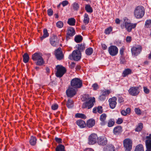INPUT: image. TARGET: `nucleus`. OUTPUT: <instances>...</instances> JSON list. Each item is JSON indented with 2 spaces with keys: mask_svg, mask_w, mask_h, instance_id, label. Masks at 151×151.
Returning a JSON list of instances; mask_svg holds the SVG:
<instances>
[{
  "mask_svg": "<svg viewBox=\"0 0 151 151\" xmlns=\"http://www.w3.org/2000/svg\"><path fill=\"white\" fill-rule=\"evenodd\" d=\"M32 59L35 61V63L39 66H42L45 63L42 57V55L39 52H35L32 55Z\"/></svg>",
  "mask_w": 151,
  "mask_h": 151,
  "instance_id": "1",
  "label": "nucleus"
},
{
  "mask_svg": "<svg viewBox=\"0 0 151 151\" xmlns=\"http://www.w3.org/2000/svg\"><path fill=\"white\" fill-rule=\"evenodd\" d=\"M145 10L143 6H137L134 10V14L135 17L137 19L142 18L144 15Z\"/></svg>",
  "mask_w": 151,
  "mask_h": 151,
  "instance_id": "2",
  "label": "nucleus"
},
{
  "mask_svg": "<svg viewBox=\"0 0 151 151\" xmlns=\"http://www.w3.org/2000/svg\"><path fill=\"white\" fill-rule=\"evenodd\" d=\"M124 20L125 27L128 32H131L132 29L136 27L137 25V23H131L130 21L126 17L124 18Z\"/></svg>",
  "mask_w": 151,
  "mask_h": 151,
  "instance_id": "3",
  "label": "nucleus"
},
{
  "mask_svg": "<svg viewBox=\"0 0 151 151\" xmlns=\"http://www.w3.org/2000/svg\"><path fill=\"white\" fill-rule=\"evenodd\" d=\"M81 56V52L78 50H74L72 53L69 55L68 58L70 60L78 61L80 60Z\"/></svg>",
  "mask_w": 151,
  "mask_h": 151,
  "instance_id": "4",
  "label": "nucleus"
},
{
  "mask_svg": "<svg viewBox=\"0 0 151 151\" xmlns=\"http://www.w3.org/2000/svg\"><path fill=\"white\" fill-rule=\"evenodd\" d=\"M70 86L76 89L80 88L82 86V81L78 78H73L71 81Z\"/></svg>",
  "mask_w": 151,
  "mask_h": 151,
  "instance_id": "5",
  "label": "nucleus"
},
{
  "mask_svg": "<svg viewBox=\"0 0 151 151\" xmlns=\"http://www.w3.org/2000/svg\"><path fill=\"white\" fill-rule=\"evenodd\" d=\"M56 76L58 77H61L66 72V68L62 65H58L56 66Z\"/></svg>",
  "mask_w": 151,
  "mask_h": 151,
  "instance_id": "6",
  "label": "nucleus"
},
{
  "mask_svg": "<svg viewBox=\"0 0 151 151\" xmlns=\"http://www.w3.org/2000/svg\"><path fill=\"white\" fill-rule=\"evenodd\" d=\"M132 141L129 138L125 139L123 141L125 151H131L132 148Z\"/></svg>",
  "mask_w": 151,
  "mask_h": 151,
  "instance_id": "7",
  "label": "nucleus"
},
{
  "mask_svg": "<svg viewBox=\"0 0 151 151\" xmlns=\"http://www.w3.org/2000/svg\"><path fill=\"white\" fill-rule=\"evenodd\" d=\"M77 91V89L71 86H69L66 91V95L68 97H73L76 94Z\"/></svg>",
  "mask_w": 151,
  "mask_h": 151,
  "instance_id": "8",
  "label": "nucleus"
},
{
  "mask_svg": "<svg viewBox=\"0 0 151 151\" xmlns=\"http://www.w3.org/2000/svg\"><path fill=\"white\" fill-rule=\"evenodd\" d=\"M95 102V98L94 97H93V98H90L88 101L83 103L82 107L83 108H87L88 109H90L94 105L93 103Z\"/></svg>",
  "mask_w": 151,
  "mask_h": 151,
  "instance_id": "9",
  "label": "nucleus"
},
{
  "mask_svg": "<svg viewBox=\"0 0 151 151\" xmlns=\"http://www.w3.org/2000/svg\"><path fill=\"white\" fill-rule=\"evenodd\" d=\"M98 138V137L96 134H91L89 136L88 138V144L89 145L95 144L97 142Z\"/></svg>",
  "mask_w": 151,
  "mask_h": 151,
  "instance_id": "10",
  "label": "nucleus"
},
{
  "mask_svg": "<svg viewBox=\"0 0 151 151\" xmlns=\"http://www.w3.org/2000/svg\"><path fill=\"white\" fill-rule=\"evenodd\" d=\"M142 49V47L140 45H136L133 47L131 49L132 55L137 56L140 53Z\"/></svg>",
  "mask_w": 151,
  "mask_h": 151,
  "instance_id": "11",
  "label": "nucleus"
},
{
  "mask_svg": "<svg viewBox=\"0 0 151 151\" xmlns=\"http://www.w3.org/2000/svg\"><path fill=\"white\" fill-rule=\"evenodd\" d=\"M128 92L131 95L136 96L139 94V89L137 86L131 87L129 90Z\"/></svg>",
  "mask_w": 151,
  "mask_h": 151,
  "instance_id": "12",
  "label": "nucleus"
},
{
  "mask_svg": "<svg viewBox=\"0 0 151 151\" xmlns=\"http://www.w3.org/2000/svg\"><path fill=\"white\" fill-rule=\"evenodd\" d=\"M118 50L117 47L115 46H111L108 48L109 52L110 55L112 56L116 55L118 53Z\"/></svg>",
  "mask_w": 151,
  "mask_h": 151,
  "instance_id": "13",
  "label": "nucleus"
},
{
  "mask_svg": "<svg viewBox=\"0 0 151 151\" xmlns=\"http://www.w3.org/2000/svg\"><path fill=\"white\" fill-rule=\"evenodd\" d=\"M55 55L57 60H60L63 59L64 58V55L60 47L58 48L55 52Z\"/></svg>",
  "mask_w": 151,
  "mask_h": 151,
  "instance_id": "14",
  "label": "nucleus"
},
{
  "mask_svg": "<svg viewBox=\"0 0 151 151\" xmlns=\"http://www.w3.org/2000/svg\"><path fill=\"white\" fill-rule=\"evenodd\" d=\"M108 142L106 138L104 136L98 137L97 143L100 145L104 146L106 145Z\"/></svg>",
  "mask_w": 151,
  "mask_h": 151,
  "instance_id": "15",
  "label": "nucleus"
},
{
  "mask_svg": "<svg viewBox=\"0 0 151 151\" xmlns=\"http://www.w3.org/2000/svg\"><path fill=\"white\" fill-rule=\"evenodd\" d=\"M116 98L113 97L109 99V104L110 107L111 109L114 108L116 104Z\"/></svg>",
  "mask_w": 151,
  "mask_h": 151,
  "instance_id": "16",
  "label": "nucleus"
},
{
  "mask_svg": "<svg viewBox=\"0 0 151 151\" xmlns=\"http://www.w3.org/2000/svg\"><path fill=\"white\" fill-rule=\"evenodd\" d=\"M76 34V32L74 29L71 27L68 28L67 35L68 37H72Z\"/></svg>",
  "mask_w": 151,
  "mask_h": 151,
  "instance_id": "17",
  "label": "nucleus"
},
{
  "mask_svg": "<svg viewBox=\"0 0 151 151\" xmlns=\"http://www.w3.org/2000/svg\"><path fill=\"white\" fill-rule=\"evenodd\" d=\"M106 117L107 115L105 113L102 114L100 116V120L101 121L100 123L101 125H104L106 123Z\"/></svg>",
  "mask_w": 151,
  "mask_h": 151,
  "instance_id": "18",
  "label": "nucleus"
},
{
  "mask_svg": "<svg viewBox=\"0 0 151 151\" xmlns=\"http://www.w3.org/2000/svg\"><path fill=\"white\" fill-rule=\"evenodd\" d=\"M122 128L120 126H117L115 127L113 129V132L116 135L120 134L122 132Z\"/></svg>",
  "mask_w": 151,
  "mask_h": 151,
  "instance_id": "19",
  "label": "nucleus"
},
{
  "mask_svg": "<svg viewBox=\"0 0 151 151\" xmlns=\"http://www.w3.org/2000/svg\"><path fill=\"white\" fill-rule=\"evenodd\" d=\"M76 124L81 128L85 127L86 125L85 122L81 119H79L77 120L76 122Z\"/></svg>",
  "mask_w": 151,
  "mask_h": 151,
  "instance_id": "20",
  "label": "nucleus"
},
{
  "mask_svg": "<svg viewBox=\"0 0 151 151\" xmlns=\"http://www.w3.org/2000/svg\"><path fill=\"white\" fill-rule=\"evenodd\" d=\"M95 121L93 119H91L88 120L87 122L86 126L90 128L92 127L95 124Z\"/></svg>",
  "mask_w": 151,
  "mask_h": 151,
  "instance_id": "21",
  "label": "nucleus"
},
{
  "mask_svg": "<svg viewBox=\"0 0 151 151\" xmlns=\"http://www.w3.org/2000/svg\"><path fill=\"white\" fill-rule=\"evenodd\" d=\"M59 40L57 38H50V42L51 44L53 46H56L58 45Z\"/></svg>",
  "mask_w": 151,
  "mask_h": 151,
  "instance_id": "22",
  "label": "nucleus"
},
{
  "mask_svg": "<svg viewBox=\"0 0 151 151\" xmlns=\"http://www.w3.org/2000/svg\"><path fill=\"white\" fill-rule=\"evenodd\" d=\"M37 140L35 137L31 136L29 141L30 144L32 146L35 145L36 143Z\"/></svg>",
  "mask_w": 151,
  "mask_h": 151,
  "instance_id": "23",
  "label": "nucleus"
},
{
  "mask_svg": "<svg viewBox=\"0 0 151 151\" xmlns=\"http://www.w3.org/2000/svg\"><path fill=\"white\" fill-rule=\"evenodd\" d=\"M115 147L112 145H108L106 146L104 151H115Z\"/></svg>",
  "mask_w": 151,
  "mask_h": 151,
  "instance_id": "24",
  "label": "nucleus"
},
{
  "mask_svg": "<svg viewBox=\"0 0 151 151\" xmlns=\"http://www.w3.org/2000/svg\"><path fill=\"white\" fill-rule=\"evenodd\" d=\"M76 23V20L73 18H69L68 19L67 23L69 25L71 26H74L75 25Z\"/></svg>",
  "mask_w": 151,
  "mask_h": 151,
  "instance_id": "25",
  "label": "nucleus"
},
{
  "mask_svg": "<svg viewBox=\"0 0 151 151\" xmlns=\"http://www.w3.org/2000/svg\"><path fill=\"white\" fill-rule=\"evenodd\" d=\"M145 143L147 149L151 151V140L147 139L146 140Z\"/></svg>",
  "mask_w": 151,
  "mask_h": 151,
  "instance_id": "26",
  "label": "nucleus"
},
{
  "mask_svg": "<svg viewBox=\"0 0 151 151\" xmlns=\"http://www.w3.org/2000/svg\"><path fill=\"white\" fill-rule=\"evenodd\" d=\"M89 19L88 15L87 14L85 13L84 16V20L83 21V23L85 24V25L89 23Z\"/></svg>",
  "mask_w": 151,
  "mask_h": 151,
  "instance_id": "27",
  "label": "nucleus"
},
{
  "mask_svg": "<svg viewBox=\"0 0 151 151\" xmlns=\"http://www.w3.org/2000/svg\"><path fill=\"white\" fill-rule=\"evenodd\" d=\"M55 151H65L64 146L62 145H59L56 148Z\"/></svg>",
  "mask_w": 151,
  "mask_h": 151,
  "instance_id": "28",
  "label": "nucleus"
},
{
  "mask_svg": "<svg viewBox=\"0 0 151 151\" xmlns=\"http://www.w3.org/2000/svg\"><path fill=\"white\" fill-rule=\"evenodd\" d=\"M132 73V71L129 68L125 69L123 72V76L125 77L127 75L131 74Z\"/></svg>",
  "mask_w": 151,
  "mask_h": 151,
  "instance_id": "29",
  "label": "nucleus"
},
{
  "mask_svg": "<svg viewBox=\"0 0 151 151\" xmlns=\"http://www.w3.org/2000/svg\"><path fill=\"white\" fill-rule=\"evenodd\" d=\"M23 61L25 63H27L29 60V57L28 54L25 53L23 55Z\"/></svg>",
  "mask_w": 151,
  "mask_h": 151,
  "instance_id": "30",
  "label": "nucleus"
},
{
  "mask_svg": "<svg viewBox=\"0 0 151 151\" xmlns=\"http://www.w3.org/2000/svg\"><path fill=\"white\" fill-rule=\"evenodd\" d=\"M85 9L88 12V13H91L93 11L92 8L89 4L86 5L85 6Z\"/></svg>",
  "mask_w": 151,
  "mask_h": 151,
  "instance_id": "31",
  "label": "nucleus"
},
{
  "mask_svg": "<svg viewBox=\"0 0 151 151\" xmlns=\"http://www.w3.org/2000/svg\"><path fill=\"white\" fill-rule=\"evenodd\" d=\"M77 47L78 50H79L81 53V51L85 49V45L82 44H78Z\"/></svg>",
  "mask_w": 151,
  "mask_h": 151,
  "instance_id": "32",
  "label": "nucleus"
},
{
  "mask_svg": "<svg viewBox=\"0 0 151 151\" xmlns=\"http://www.w3.org/2000/svg\"><path fill=\"white\" fill-rule=\"evenodd\" d=\"M134 151H144V148L142 145L139 144L137 146Z\"/></svg>",
  "mask_w": 151,
  "mask_h": 151,
  "instance_id": "33",
  "label": "nucleus"
},
{
  "mask_svg": "<svg viewBox=\"0 0 151 151\" xmlns=\"http://www.w3.org/2000/svg\"><path fill=\"white\" fill-rule=\"evenodd\" d=\"M75 117L83 119H85L86 118V116L85 114L81 113H77L75 115Z\"/></svg>",
  "mask_w": 151,
  "mask_h": 151,
  "instance_id": "34",
  "label": "nucleus"
},
{
  "mask_svg": "<svg viewBox=\"0 0 151 151\" xmlns=\"http://www.w3.org/2000/svg\"><path fill=\"white\" fill-rule=\"evenodd\" d=\"M66 105L68 108H72L73 106V101L71 99H68Z\"/></svg>",
  "mask_w": 151,
  "mask_h": 151,
  "instance_id": "35",
  "label": "nucleus"
},
{
  "mask_svg": "<svg viewBox=\"0 0 151 151\" xmlns=\"http://www.w3.org/2000/svg\"><path fill=\"white\" fill-rule=\"evenodd\" d=\"M93 50L91 47H89L86 49L85 51L86 54L87 55H91L93 53Z\"/></svg>",
  "mask_w": 151,
  "mask_h": 151,
  "instance_id": "36",
  "label": "nucleus"
},
{
  "mask_svg": "<svg viewBox=\"0 0 151 151\" xmlns=\"http://www.w3.org/2000/svg\"><path fill=\"white\" fill-rule=\"evenodd\" d=\"M145 27L147 28H150L151 27V19L146 20L145 22Z\"/></svg>",
  "mask_w": 151,
  "mask_h": 151,
  "instance_id": "37",
  "label": "nucleus"
},
{
  "mask_svg": "<svg viewBox=\"0 0 151 151\" xmlns=\"http://www.w3.org/2000/svg\"><path fill=\"white\" fill-rule=\"evenodd\" d=\"M115 124V121L113 119H110L108 123V126L111 127L113 126Z\"/></svg>",
  "mask_w": 151,
  "mask_h": 151,
  "instance_id": "38",
  "label": "nucleus"
},
{
  "mask_svg": "<svg viewBox=\"0 0 151 151\" xmlns=\"http://www.w3.org/2000/svg\"><path fill=\"white\" fill-rule=\"evenodd\" d=\"M43 36L40 38H46L49 36V33L48 32L47 29L45 28L43 30Z\"/></svg>",
  "mask_w": 151,
  "mask_h": 151,
  "instance_id": "39",
  "label": "nucleus"
},
{
  "mask_svg": "<svg viewBox=\"0 0 151 151\" xmlns=\"http://www.w3.org/2000/svg\"><path fill=\"white\" fill-rule=\"evenodd\" d=\"M72 6L73 9L74 10H77L79 7L78 4L76 2H74L72 4Z\"/></svg>",
  "mask_w": 151,
  "mask_h": 151,
  "instance_id": "40",
  "label": "nucleus"
},
{
  "mask_svg": "<svg viewBox=\"0 0 151 151\" xmlns=\"http://www.w3.org/2000/svg\"><path fill=\"white\" fill-rule=\"evenodd\" d=\"M143 127V124L142 123L139 124L138 126L135 129L136 132H139L141 131Z\"/></svg>",
  "mask_w": 151,
  "mask_h": 151,
  "instance_id": "41",
  "label": "nucleus"
},
{
  "mask_svg": "<svg viewBox=\"0 0 151 151\" xmlns=\"http://www.w3.org/2000/svg\"><path fill=\"white\" fill-rule=\"evenodd\" d=\"M102 92V94L106 97L110 93L111 91L109 90H105L103 91Z\"/></svg>",
  "mask_w": 151,
  "mask_h": 151,
  "instance_id": "42",
  "label": "nucleus"
},
{
  "mask_svg": "<svg viewBox=\"0 0 151 151\" xmlns=\"http://www.w3.org/2000/svg\"><path fill=\"white\" fill-rule=\"evenodd\" d=\"M112 28L111 27H109L107 28L105 30V33L106 34H109L110 32L112 31Z\"/></svg>",
  "mask_w": 151,
  "mask_h": 151,
  "instance_id": "43",
  "label": "nucleus"
},
{
  "mask_svg": "<svg viewBox=\"0 0 151 151\" xmlns=\"http://www.w3.org/2000/svg\"><path fill=\"white\" fill-rule=\"evenodd\" d=\"M56 26L59 28H62L63 26V23L61 21H58L56 24Z\"/></svg>",
  "mask_w": 151,
  "mask_h": 151,
  "instance_id": "44",
  "label": "nucleus"
},
{
  "mask_svg": "<svg viewBox=\"0 0 151 151\" xmlns=\"http://www.w3.org/2000/svg\"><path fill=\"white\" fill-rule=\"evenodd\" d=\"M47 13L49 16H51L53 14V12L52 9H49L47 10Z\"/></svg>",
  "mask_w": 151,
  "mask_h": 151,
  "instance_id": "45",
  "label": "nucleus"
},
{
  "mask_svg": "<svg viewBox=\"0 0 151 151\" xmlns=\"http://www.w3.org/2000/svg\"><path fill=\"white\" fill-rule=\"evenodd\" d=\"M134 111L136 114L138 115H140L141 114V110L139 108H135L134 109Z\"/></svg>",
  "mask_w": 151,
  "mask_h": 151,
  "instance_id": "46",
  "label": "nucleus"
},
{
  "mask_svg": "<svg viewBox=\"0 0 151 151\" xmlns=\"http://www.w3.org/2000/svg\"><path fill=\"white\" fill-rule=\"evenodd\" d=\"M58 106L57 104H53L51 106V108L53 110H56L58 109Z\"/></svg>",
  "mask_w": 151,
  "mask_h": 151,
  "instance_id": "47",
  "label": "nucleus"
},
{
  "mask_svg": "<svg viewBox=\"0 0 151 151\" xmlns=\"http://www.w3.org/2000/svg\"><path fill=\"white\" fill-rule=\"evenodd\" d=\"M99 99L101 101H104L106 99V97L102 94L99 97Z\"/></svg>",
  "mask_w": 151,
  "mask_h": 151,
  "instance_id": "48",
  "label": "nucleus"
},
{
  "mask_svg": "<svg viewBox=\"0 0 151 151\" xmlns=\"http://www.w3.org/2000/svg\"><path fill=\"white\" fill-rule=\"evenodd\" d=\"M98 112L99 114H101L103 112L102 108L101 106H99L97 108Z\"/></svg>",
  "mask_w": 151,
  "mask_h": 151,
  "instance_id": "49",
  "label": "nucleus"
},
{
  "mask_svg": "<svg viewBox=\"0 0 151 151\" xmlns=\"http://www.w3.org/2000/svg\"><path fill=\"white\" fill-rule=\"evenodd\" d=\"M123 122V120L121 118H119L116 123L118 124H122Z\"/></svg>",
  "mask_w": 151,
  "mask_h": 151,
  "instance_id": "50",
  "label": "nucleus"
},
{
  "mask_svg": "<svg viewBox=\"0 0 151 151\" xmlns=\"http://www.w3.org/2000/svg\"><path fill=\"white\" fill-rule=\"evenodd\" d=\"M61 4L64 7L68 4V2L67 1L65 0L63 1Z\"/></svg>",
  "mask_w": 151,
  "mask_h": 151,
  "instance_id": "51",
  "label": "nucleus"
},
{
  "mask_svg": "<svg viewBox=\"0 0 151 151\" xmlns=\"http://www.w3.org/2000/svg\"><path fill=\"white\" fill-rule=\"evenodd\" d=\"M92 87L94 90H96L99 88L98 85L96 83L93 84Z\"/></svg>",
  "mask_w": 151,
  "mask_h": 151,
  "instance_id": "52",
  "label": "nucleus"
},
{
  "mask_svg": "<svg viewBox=\"0 0 151 151\" xmlns=\"http://www.w3.org/2000/svg\"><path fill=\"white\" fill-rule=\"evenodd\" d=\"M144 91L145 93L146 94H148L150 92L149 90L146 87H144Z\"/></svg>",
  "mask_w": 151,
  "mask_h": 151,
  "instance_id": "53",
  "label": "nucleus"
},
{
  "mask_svg": "<svg viewBox=\"0 0 151 151\" xmlns=\"http://www.w3.org/2000/svg\"><path fill=\"white\" fill-rule=\"evenodd\" d=\"M55 141L58 143H61L62 140L61 139L55 137Z\"/></svg>",
  "mask_w": 151,
  "mask_h": 151,
  "instance_id": "54",
  "label": "nucleus"
},
{
  "mask_svg": "<svg viewBox=\"0 0 151 151\" xmlns=\"http://www.w3.org/2000/svg\"><path fill=\"white\" fill-rule=\"evenodd\" d=\"M118 101L119 103H121L124 101V100L122 97L119 96L118 98Z\"/></svg>",
  "mask_w": 151,
  "mask_h": 151,
  "instance_id": "55",
  "label": "nucleus"
},
{
  "mask_svg": "<svg viewBox=\"0 0 151 151\" xmlns=\"http://www.w3.org/2000/svg\"><path fill=\"white\" fill-rule=\"evenodd\" d=\"M83 38H74L75 41L77 43L81 42L83 40Z\"/></svg>",
  "mask_w": 151,
  "mask_h": 151,
  "instance_id": "56",
  "label": "nucleus"
},
{
  "mask_svg": "<svg viewBox=\"0 0 151 151\" xmlns=\"http://www.w3.org/2000/svg\"><path fill=\"white\" fill-rule=\"evenodd\" d=\"M124 50V49L123 48H122L120 49V53L122 57L123 56Z\"/></svg>",
  "mask_w": 151,
  "mask_h": 151,
  "instance_id": "57",
  "label": "nucleus"
},
{
  "mask_svg": "<svg viewBox=\"0 0 151 151\" xmlns=\"http://www.w3.org/2000/svg\"><path fill=\"white\" fill-rule=\"evenodd\" d=\"M121 112L122 114L124 116H125L127 114V113L125 110H122Z\"/></svg>",
  "mask_w": 151,
  "mask_h": 151,
  "instance_id": "58",
  "label": "nucleus"
},
{
  "mask_svg": "<svg viewBox=\"0 0 151 151\" xmlns=\"http://www.w3.org/2000/svg\"><path fill=\"white\" fill-rule=\"evenodd\" d=\"M93 112L94 113H96L97 112H98V111H97V108H96V107L94 108L93 109Z\"/></svg>",
  "mask_w": 151,
  "mask_h": 151,
  "instance_id": "59",
  "label": "nucleus"
},
{
  "mask_svg": "<svg viewBox=\"0 0 151 151\" xmlns=\"http://www.w3.org/2000/svg\"><path fill=\"white\" fill-rule=\"evenodd\" d=\"M102 49L104 50H106L107 48V46L105 44L102 45Z\"/></svg>",
  "mask_w": 151,
  "mask_h": 151,
  "instance_id": "60",
  "label": "nucleus"
},
{
  "mask_svg": "<svg viewBox=\"0 0 151 151\" xmlns=\"http://www.w3.org/2000/svg\"><path fill=\"white\" fill-rule=\"evenodd\" d=\"M127 114L130 112V109L129 108H127L125 110Z\"/></svg>",
  "mask_w": 151,
  "mask_h": 151,
  "instance_id": "61",
  "label": "nucleus"
},
{
  "mask_svg": "<svg viewBox=\"0 0 151 151\" xmlns=\"http://www.w3.org/2000/svg\"><path fill=\"white\" fill-rule=\"evenodd\" d=\"M85 97L86 100H89L90 99V98H89V95L88 94L85 95Z\"/></svg>",
  "mask_w": 151,
  "mask_h": 151,
  "instance_id": "62",
  "label": "nucleus"
},
{
  "mask_svg": "<svg viewBox=\"0 0 151 151\" xmlns=\"http://www.w3.org/2000/svg\"><path fill=\"white\" fill-rule=\"evenodd\" d=\"M84 151H94V150L91 148H87L84 150Z\"/></svg>",
  "mask_w": 151,
  "mask_h": 151,
  "instance_id": "63",
  "label": "nucleus"
},
{
  "mask_svg": "<svg viewBox=\"0 0 151 151\" xmlns=\"http://www.w3.org/2000/svg\"><path fill=\"white\" fill-rule=\"evenodd\" d=\"M146 138L147 139H151V134H150L148 136H147L146 137Z\"/></svg>",
  "mask_w": 151,
  "mask_h": 151,
  "instance_id": "64",
  "label": "nucleus"
}]
</instances>
